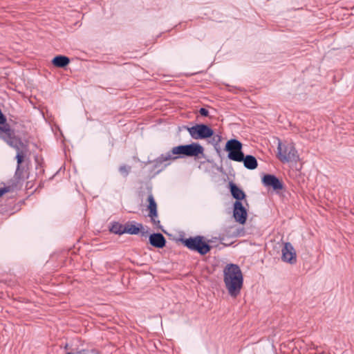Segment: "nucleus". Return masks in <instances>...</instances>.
Masks as SVG:
<instances>
[{"label": "nucleus", "mask_w": 354, "mask_h": 354, "mask_svg": "<svg viewBox=\"0 0 354 354\" xmlns=\"http://www.w3.org/2000/svg\"><path fill=\"white\" fill-rule=\"evenodd\" d=\"M201 115L203 117H208L209 116V111L205 108H201L198 111Z\"/></svg>", "instance_id": "24"}, {"label": "nucleus", "mask_w": 354, "mask_h": 354, "mask_svg": "<svg viewBox=\"0 0 354 354\" xmlns=\"http://www.w3.org/2000/svg\"><path fill=\"white\" fill-rule=\"evenodd\" d=\"M185 151L184 145H180L173 147L169 151L165 154H161L156 158V167L158 164H162L168 160H174L178 158H185Z\"/></svg>", "instance_id": "8"}, {"label": "nucleus", "mask_w": 354, "mask_h": 354, "mask_svg": "<svg viewBox=\"0 0 354 354\" xmlns=\"http://www.w3.org/2000/svg\"><path fill=\"white\" fill-rule=\"evenodd\" d=\"M162 232H163L165 234H168V233H167L165 230H162Z\"/></svg>", "instance_id": "29"}, {"label": "nucleus", "mask_w": 354, "mask_h": 354, "mask_svg": "<svg viewBox=\"0 0 354 354\" xmlns=\"http://www.w3.org/2000/svg\"><path fill=\"white\" fill-rule=\"evenodd\" d=\"M208 139H209V140L208 141L209 143L212 144L214 146L215 150L218 153H220L219 143L221 142V141L222 140L221 136H220L218 134H215L214 133V136H212L211 138H209Z\"/></svg>", "instance_id": "19"}, {"label": "nucleus", "mask_w": 354, "mask_h": 354, "mask_svg": "<svg viewBox=\"0 0 354 354\" xmlns=\"http://www.w3.org/2000/svg\"><path fill=\"white\" fill-rule=\"evenodd\" d=\"M68 347H69V346H68V344H67V343H66V344H65V346H64V349H66V350H68Z\"/></svg>", "instance_id": "28"}, {"label": "nucleus", "mask_w": 354, "mask_h": 354, "mask_svg": "<svg viewBox=\"0 0 354 354\" xmlns=\"http://www.w3.org/2000/svg\"><path fill=\"white\" fill-rule=\"evenodd\" d=\"M148 230L143 226L142 223H137L135 221H129L124 223V234L131 235L141 234L142 237L147 238Z\"/></svg>", "instance_id": "9"}, {"label": "nucleus", "mask_w": 354, "mask_h": 354, "mask_svg": "<svg viewBox=\"0 0 354 354\" xmlns=\"http://www.w3.org/2000/svg\"><path fill=\"white\" fill-rule=\"evenodd\" d=\"M166 245L165 236L160 232H156V248H162Z\"/></svg>", "instance_id": "20"}, {"label": "nucleus", "mask_w": 354, "mask_h": 354, "mask_svg": "<svg viewBox=\"0 0 354 354\" xmlns=\"http://www.w3.org/2000/svg\"><path fill=\"white\" fill-rule=\"evenodd\" d=\"M147 237H149V244L152 247L155 248V232H153V233H151V234H149L148 232Z\"/></svg>", "instance_id": "23"}, {"label": "nucleus", "mask_w": 354, "mask_h": 354, "mask_svg": "<svg viewBox=\"0 0 354 354\" xmlns=\"http://www.w3.org/2000/svg\"><path fill=\"white\" fill-rule=\"evenodd\" d=\"M225 240L224 236L220 237V241L221 243H223V241Z\"/></svg>", "instance_id": "27"}, {"label": "nucleus", "mask_w": 354, "mask_h": 354, "mask_svg": "<svg viewBox=\"0 0 354 354\" xmlns=\"http://www.w3.org/2000/svg\"><path fill=\"white\" fill-rule=\"evenodd\" d=\"M189 250L197 252L201 255H205L210 252L212 246L209 244V241H206L203 236L197 235L185 238L180 236L177 240Z\"/></svg>", "instance_id": "3"}, {"label": "nucleus", "mask_w": 354, "mask_h": 354, "mask_svg": "<svg viewBox=\"0 0 354 354\" xmlns=\"http://www.w3.org/2000/svg\"><path fill=\"white\" fill-rule=\"evenodd\" d=\"M71 62L68 57L64 55H57L55 56L52 60L51 64L56 68H65Z\"/></svg>", "instance_id": "15"}, {"label": "nucleus", "mask_w": 354, "mask_h": 354, "mask_svg": "<svg viewBox=\"0 0 354 354\" xmlns=\"http://www.w3.org/2000/svg\"><path fill=\"white\" fill-rule=\"evenodd\" d=\"M156 228L162 229V227H161V225H160V221L156 220Z\"/></svg>", "instance_id": "26"}, {"label": "nucleus", "mask_w": 354, "mask_h": 354, "mask_svg": "<svg viewBox=\"0 0 354 354\" xmlns=\"http://www.w3.org/2000/svg\"><path fill=\"white\" fill-rule=\"evenodd\" d=\"M281 259L283 261L290 264H295L297 262V254L292 245L289 243H285L281 250Z\"/></svg>", "instance_id": "13"}, {"label": "nucleus", "mask_w": 354, "mask_h": 354, "mask_svg": "<svg viewBox=\"0 0 354 354\" xmlns=\"http://www.w3.org/2000/svg\"><path fill=\"white\" fill-rule=\"evenodd\" d=\"M147 209L149 210L148 216L150 217L151 221L155 224V198L152 194V187L149 189V194L147 197Z\"/></svg>", "instance_id": "17"}, {"label": "nucleus", "mask_w": 354, "mask_h": 354, "mask_svg": "<svg viewBox=\"0 0 354 354\" xmlns=\"http://www.w3.org/2000/svg\"><path fill=\"white\" fill-rule=\"evenodd\" d=\"M277 150V158L282 162L297 161L299 158L297 151L292 143L282 145L281 142H279Z\"/></svg>", "instance_id": "6"}, {"label": "nucleus", "mask_w": 354, "mask_h": 354, "mask_svg": "<svg viewBox=\"0 0 354 354\" xmlns=\"http://www.w3.org/2000/svg\"><path fill=\"white\" fill-rule=\"evenodd\" d=\"M94 350H88L85 348H75L67 351L65 354H89L90 352H94Z\"/></svg>", "instance_id": "21"}, {"label": "nucleus", "mask_w": 354, "mask_h": 354, "mask_svg": "<svg viewBox=\"0 0 354 354\" xmlns=\"http://www.w3.org/2000/svg\"><path fill=\"white\" fill-rule=\"evenodd\" d=\"M233 217L234 220L244 225L248 218V209L243 206V202L235 201L233 205Z\"/></svg>", "instance_id": "12"}, {"label": "nucleus", "mask_w": 354, "mask_h": 354, "mask_svg": "<svg viewBox=\"0 0 354 354\" xmlns=\"http://www.w3.org/2000/svg\"><path fill=\"white\" fill-rule=\"evenodd\" d=\"M229 189L232 196L236 199L235 201H245L247 205H248L247 201L245 200L246 194L244 191L241 189L236 183L233 182L229 183Z\"/></svg>", "instance_id": "14"}, {"label": "nucleus", "mask_w": 354, "mask_h": 354, "mask_svg": "<svg viewBox=\"0 0 354 354\" xmlns=\"http://www.w3.org/2000/svg\"><path fill=\"white\" fill-rule=\"evenodd\" d=\"M186 157L194 158L195 160L205 158L204 147L198 142L183 145Z\"/></svg>", "instance_id": "10"}, {"label": "nucleus", "mask_w": 354, "mask_h": 354, "mask_svg": "<svg viewBox=\"0 0 354 354\" xmlns=\"http://www.w3.org/2000/svg\"><path fill=\"white\" fill-rule=\"evenodd\" d=\"M131 166L123 165L119 167V171L122 176L127 177L131 171Z\"/></svg>", "instance_id": "22"}, {"label": "nucleus", "mask_w": 354, "mask_h": 354, "mask_svg": "<svg viewBox=\"0 0 354 354\" xmlns=\"http://www.w3.org/2000/svg\"><path fill=\"white\" fill-rule=\"evenodd\" d=\"M17 151L15 159L17 160V168L15 172L13 178L9 181L8 186L0 187V198L2 197L6 193L17 189L18 187H21L23 183L26 179L28 178V174L25 175L26 171L25 167L22 165L26 156V151L21 148H25L27 149V146L24 144L21 139L19 138L14 142H10V145Z\"/></svg>", "instance_id": "1"}, {"label": "nucleus", "mask_w": 354, "mask_h": 354, "mask_svg": "<svg viewBox=\"0 0 354 354\" xmlns=\"http://www.w3.org/2000/svg\"><path fill=\"white\" fill-rule=\"evenodd\" d=\"M261 182L266 187L272 188L275 192L284 189L283 181L274 174H264L261 178Z\"/></svg>", "instance_id": "11"}, {"label": "nucleus", "mask_w": 354, "mask_h": 354, "mask_svg": "<svg viewBox=\"0 0 354 354\" xmlns=\"http://www.w3.org/2000/svg\"><path fill=\"white\" fill-rule=\"evenodd\" d=\"M239 162H243L244 167L250 170L255 169L258 167L257 160L252 155L245 156L243 154L242 156V160H239Z\"/></svg>", "instance_id": "16"}, {"label": "nucleus", "mask_w": 354, "mask_h": 354, "mask_svg": "<svg viewBox=\"0 0 354 354\" xmlns=\"http://www.w3.org/2000/svg\"><path fill=\"white\" fill-rule=\"evenodd\" d=\"M109 230L112 234L120 236L124 234V224H121L118 221H112L109 225Z\"/></svg>", "instance_id": "18"}, {"label": "nucleus", "mask_w": 354, "mask_h": 354, "mask_svg": "<svg viewBox=\"0 0 354 354\" xmlns=\"http://www.w3.org/2000/svg\"><path fill=\"white\" fill-rule=\"evenodd\" d=\"M19 138L15 136L14 129L7 122V118L0 109V138L10 145V142H14Z\"/></svg>", "instance_id": "7"}, {"label": "nucleus", "mask_w": 354, "mask_h": 354, "mask_svg": "<svg viewBox=\"0 0 354 354\" xmlns=\"http://www.w3.org/2000/svg\"><path fill=\"white\" fill-rule=\"evenodd\" d=\"M241 235V231L239 229H235L232 232L231 236L234 237H237Z\"/></svg>", "instance_id": "25"}, {"label": "nucleus", "mask_w": 354, "mask_h": 354, "mask_svg": "<svg viewBox=\"0 0 354 354\" xmlns=\"http://www.w3.org/2000/svg\"><path fill=\"white\" fill-rule=\"evenodd\" d=\"M224 150L227 152V158L235 162L242 160V156L244 154L243 144L235 138H232L226 142Z\"/></svg>", "instance_id": "5"}, {"label": "nucleus", "mask_w": 354, "mask_h": 354, "mask_svg": "<svg viewBox=\"0 0 354 354\" xmlns=\"http://www.w3.org/2000/svg\"><path fill=\"white\" fill-rule=\"evenodd\" d=\"M223 281L228 294L236 298L243 286V277L240 267L234 263L227 264L223 269Z\"/></svg>", "instance_id": "2"}, {"label": "nucleus", "mask_w": 354, "mask_h": 354, "mask_svg": "<svg viewBox=\"0 0 354 354\" xmlns=\"http://www.w3.org/2000/svg\"><path fill=\"white\" fill-rule=\"evenodd\" d=\"M190 136L195 140H205L214 136V130L207 124L201 123L192 127L184 126Z\"/></svg>", "instance_id": "4"}]
</instances>
